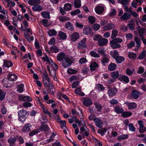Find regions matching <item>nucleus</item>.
<instances>
[{
	"mask_svg": "<svg viewBox=\"0 0 146 146\" xmlns=\"http://www.w3.org/2000/svg\"><path fill=\"white\" fill-rule=\"evenodd\" d=\"M131 15L130 13H124L123 15L120 17V19L123 20H127L131 18Z\"/></svg>",
	"mask_w": 146,
	"mask_h": 146,
	"instance_id": "nucleus-16",
	"label": "nucleus"
},
{
	"mask_svg": "<svg viewBox=\"0 0 146 146\" xmlns=\"http://www.w3.org/2000/svg\"><path fill=\"white\" fill-rule=\"evenodd\" d=\"M94 122L96 125L99 128H102L103 127V123L102 120L98 118H96L94 120Z\"/></svg>",
	"mask_w": 146,
	"mask_h": 146,
	"instance_id": "nucleus-13",
	"label": "nucleus"
},
{
	"mask_svg": "<svg viewBox=\"0 0 146 146\" xmlns=\"http://www.w3.org/2000/svg\"><path fill=\"white\" fill-rule=\"evenodd\" d=\"M24 35L26 38L29 42L34 40V37L33 36L30 37L29 34L27 33H25Z\"/></svg>",
	"mask_w": 146,
	"mask_h": 146,
	"instance_id": "nucleus-41",
	"label": "nucleus"
},
{
	"mask_svg": "<svg viewBox=\"0 0 146 146\" xmlns=\"http://www.w3.org/2000/svg\"><path fill=\"white\" fill-rule=\"evenodd\" d=\"M39 129L41 131H47L49 129V127L47 125L42 124Z\"/></svg>",
	"mask_w": 146,
	"mask_h": 146,
	"instance_id": "nucleus-36",
	"label": "nucleus"
},
{
	"mask_svg": "<svg viewBox=\"0 0 146 146\" xmlns=\"http://www.w3.org/2000/svg\"><path fill=\"white\" fill-rule=\"evenodd\" d=\"M90 70L92 71H94L96 69L98 68V64L96 63L95 62H92L90 65Z\"/></svg>",
	"mask_w": 146,
	"mask_h": 146,
	"instance_id": "nucleus-25",
	"label": "nucleus"
},
{
	"mask_svg": "<svg viewBox=\"0 0 146 146\" xmlns=\"http://www.w3.org/2000/svg\"><path fill=\"white\" fill-rule=\"evenodd\" d=\"M51 52L52 53H56L59 52V49L55 46H52L50 48Z\"/></svg>",
	"mask_w": 146,
	"mask_h": 146,
	"instance_id": "nucleus-48",
	"label": "nucleus"
},
{
	"mask_svg": "<svg viewBox=\"0 0 146 146\" xmlns=\"http://www.w3.org/2000/svg\"><path fill=\"white\" fill-rule=\"evenodd\" d=\"M93 39L95 41H98V44L100 46L105 45L108 42L107 39L102 38V36L99 35H95Z\"/></svg>",
	"mask_w": 146,
	"mask_h": 146,
	"instance_id": "nucleus-1",
	"label": "nucleus"
},
{
	"mask_svg": "<svg viewBox=\"0 0 146 146\" xmlns=\"http://www.w3.org/2000/svg\"><path fill=\"white\" fill-rule=\"evenodd\" d=\"M58 19L61 22H64L69 20L70 19L66 16H61L58 17Z\"/></svg>",
	"mask_w": 146,
	"mask_h": 146,
	"instance_id": "nucleus-45",
	"label": "nucleus"
},
{
	"mask_svg": "<svg viewBox=\"0 0 146 146\" xmlns=\"http://www.w3.org/2000/svg\"><path fill=\"white\" fill-rule=\"evenodd\" d=\"M65 27L68 30L72 31H73L74 29L73 25L70 22H68L66 23Z\"/></svg>",
	"mask_w": 146,
	"mask_h": 146,
	"instance_id": "nucleus-21",
	"label": "nucleus"
},
{
	"mask_svg": "<svg viewBox=\"0 0 146 146\" xmlns=\"http://www.w3.org/2000/svg\"><path fill=\"white\" fill-rule=\"evenodd\" d=\"M24 86L23 84H22L19 86L17 89V91L20 93L22 92L23 90Z\"/></svg>",
	"mask_w": 146,
	"mask_h": 146,
	"instance_id": "nucleus-63",
	"label": "nucleus"
},
{
	"mask_svg": "<svg viewBox=\"0 0 146 146\" xmlns=\"http://www.w3.org/2000/svg\"><path fill=\"white\" fill-rule=\"evenodd\" d=\"M145 29L143 28H142L139 29L138 32L140 37L143 36V34L145 33Z\"/></svg>",
	"mask_w": 146,
	"mask_h": 146,
	"instance_id": "nucleus-56",
	"label": "nucleus"
},
{
	"mask_svg": "<svg viewBox=\"0 0 146 146\" xmlns=\"http://www.w3.org/2000/svg\"><path fill=\"white\" fill-rule=\"evenodd\" d=\"M96 88L99 91H103L105 89L103 85L100 84H98L96 85Z\"/></svg>",
	"mask_w": 146,
	"mask_h": 146,
	"instance_id": "nucleus-32",
	"label": "nucleus"
},
{
	"mask_svg": "<svg viewBox=\"0 0 146 146\" xmlns=\"http://www.w3.org/2000/svg\"><path fill=\"white\" fill-rule=\"evenodd\" d=\"M73 58L70 56H66L64 60L62 62V65L64 68L69 67L74 62Z\"/></svg>",
	"mask_w": 146,
	"mask_h": 146,
	"instance_id": "nucleus-3",
	"label": "nucleus"
},
{
	"mask_svg": "<svg viewBox=\"0 0 146 146\" xmlns=\"http://www.w3.org/2000/svg\"><path fill=\"white\" fill-rule=\"evenodd\" d=\"M119 3L123 5H127L129 2L128 0H118Z\"/></svg>",
	"mask_w": 146,
	"mask_h": 146,
	"instance_id": "nucleus-59",
	"label": "nucleus"
},
{
	"mask_svg": "<svg viewBox=\"0 0 146 146\" xmlns=\"http://www.w3.org/2000/svg\"><path fill=\"white\" fill-rule=\"evenodd\" d=\"M138 123L139 126V132L142 133L146 131V127L143 125V121L142 120L138 121Z\"/></svg>",
	"mask_w": 146,
	"mask_h": 146,
	"instance_id": "nucleus-6",
	"label": "nucleus"
},
{
	"mask_svg": "<svg viewBox=\"0 0 146 146\" xmlns=\"http://www.w3.org/2000/svg\"><path fill=\"white\" fill-rule=\"evenodd\" d=\"M32 9L33 11H40L43 10L42 7L38 4L34 5Z\"/></svg>",
	"mask_w": 146,
	"mask_h": 146,
	"instance_id": "nucleus-23",
	"label": "nucleus"
},
{
	"mask_svg": "<svg viewBox=\"0 0 146 146\" xmlns=\"http://www.w3.org/2000/svg\"><path fill=\"white\" fill-rule=\"evenodd\" d=\"M74 4L75 8L80 7L81 5L80 0H74Z\"/></svg>",
	"mask_w": 146,
	"mask_h": 146,
	"instance_id": "nucleus-38",
	"label": "nucleus"
},
{
	"mask_svg": "<svg viewBox=\"0 0 146 146\" xmlns=\"http://www.w3.org/2000/svg\"><path fill=\"white\" fill-rule=\"evenodd\" d=\"M128 137L127 134H123L120 135L117 138L118 140H124L127 139Z\"/></svg>",
	"mask_w": 146,
	"mask_h": 146,
	"instance_id": "nucleus-53",
	"label": "nucleus"
},
{
	"mask_svg": "<svg viewBox=\"0 0 146 146\" xmlns=\"http://www.w3.org/2000/svg\"><path fill=\"white\" fill-rule=\"evenodd\" d=\"M22 99L23 101L24 102H30L32 100V99L28 96H24L23 98H22Z\"/></svg>",
	"mask_w": 146,
	"mask_h": 146,
	"instance_id": "nucleus-61",
	"label": "nucleus"
},
{
	"mask_svg": "<svg viewBox=\"0 0 146 146\" xmlns=\"http://www.w3.org/2000/svg\"><path fill=\"white\" fill-rule=\"evenodd\" d=\"M105 7L104 5L98 6L95 7V11L97 14H100L103 12Z\"/></svg>",
	"mask_w": 146,
	"mask_h": 146,
	"instance_id": "nucleus-9",
	"label": "nucleus"
},
{
	"mask_svg": "<svg viewBox=\"0 0 146 146\" xmlns=\"http://www.w3.org/2000/svg\"><path fill=\"white\" fill-rule=\"evenodd\" d=\"M8 80L7 79H4L2 81V84L3 86L6 88L10 87L11 85L8 82Z\"/></svg>",
	"mask_w": 146,
	"mask_h": 146,
	"instance_id": "nucleus-35",
	"label": "nucleus"
},
{
	"mask_svg": "<svg viewBox=\"0 0 146 146\" xmlns=\"http://www.w3.org/2000/svg\"><path fill=\"white\" fill-rule=\"evenodd\" d=\"M128 56L130 58L132 59H135L136 57V54L132 52H129Z\"/></svg>",
	"mask_w": 146,
	"mask_h": 146,
	"instance_id": "nucleus-62",
	"label": "nucleus"
},
{
	"mask_svg": "<svg viewBox=\"0 0 146 146\" xmlns=\"http://www.w3.org/2000/svg\"><path fill=\"white\" fill-rule=\"evenodd\" d=\"M71 5L70 3H66L64 6V10L66 11H68L71 9Z\"/></svg>",
	"mask_w": 146,
	"mask_h": 146,
	"instance_id": "nucleus-47",
	"label": "nucleus"
},
{
	"mask_svg": "<svg viewBox=\"0 0 146 146\" xmlns=\"http://www.w3.org/2000/svg\"><path fill=\"white\" fill-rule=\"evenodd\" d=\"M88 20L91 24H93L95 22V18L92 16H90L88 18Z\"/></svg>",
	"mask_w": 146,
	"mask_h": 146,
	"instance_id": "nucleus-60",
	"label": "nucleus"
},
{
	"mask_svg": "<svg viewBox=\"0 0 146 146\" xmlns=\"http://www.w3.org/2000/svg\"><path fill=\"white\" fill-rule=\"evenodd\" d=\"M43 81H47L49 83L50 85H52V83L51 82V81L48 74L42 75Z\"/></svg>",
	"mask_w": 146,
	"mask_h": 146,
	"instance_id": "nucleus-34",
	"label": "nucleus"
},
{
	"mask_svg": "<svg viewBox=\"0 0 146 146\" xmlns=\"http://www.w3.org/2000/svg\"><path fill=\"white\" fill-rule=\"evenodd\" d=\"M74 92L76 94L81 96H83L85 95L84 93L81 92V89L79 88H78L75 90Z\"/></svg>",
	"mask_w": 146,
	"mask_h": 146,
	"instance_id": "nucleus-37",
	"label": "nucleus"
},
{
	"mask_svg": "<svg viewBox=\"0 0 146 146\" xmlns=\"http://www.w3.org/2000/svg\"><path fill=\"white\" fill-rule=\"evenodd\" d=\"M50 86H49V93L51 94H53L55 92V88L53 86V84L52 85H50Z\"/></svg>",
	"mask_w": 146,
	"mask_h": 146,
	"instance_id": "nucleus-54",
	"label": "nucleus"
},
{
	"mask_svg": "<svg viewBox=\"0 0 146 146\" xmlns=\"http://www.w3.org/2000/svg\"><path fill=\"white\" fill-rule=\"evenodd\" d=\"M125 104L127 105L128 108L130 110L135 109L137 106V104L135 102L129 103L126 102Z\"/></svg>",
	"mask_w": 146,
	"mask_h": 146,
	"instance_id": "nucleus-15",
	"label": "nucleus"
},
{
	"mask_svg": "<svg viewBox=\"0 0 146 146\" xmlns=\"http://www.w3.org/2000/svg\"><path fill=\"white\" fill-rule=\"evenodd\" d=\"M80 35L78 33L74 32L70 36V40L72 42H75L79 38Z\"/></svg>",
	"mask_w": 146,
	"mask_h": 146,
	"instance_id": "nucleus-5",
	"label": "nucleus"
},
{
	"mask_svg": "<svg viewBox=\"0 0 146 146\" xmlns=\"http://www.w3.org/2000/svg\"><path fill=\"white\" fill-rule=\"evenodd\" d=\"M57 33V32L54 29H52L48 31V33L50 36L55 35Z\"/></svg>",
	"mask_w": 146,
	"mask_h": 146,
	"instance_id": "nucleus-49",
	"label": "nucleus"
},
{
	"mask_svg": "<svg viewBox=\"0 0 146 146\" xmlns=\"http://www.w3.org/2000/svg\"><path fill=\"white\" fill-rule=\"evenodd\" d=\"M146 55V52L145 50H143L141 53L139 55L138 58L141 60L143 59Z\"/></svg>",
	"mask_w": 146,
	"mask_h": 146,
	"instance_id": "nucleus-51",
	"label": "nucleus"
},
{
	"mask_svg": "<svg viewBox=\"0 0 146 146\" xmlns=\"http://www.w3.org/2000/svg\"><path fill=\"white\" fill-rule=\"evenodd\" d=\"M110 54L114 59L119 56V53L116 50L111 51L110 52Z\"/></svg>",
	"mask_w": 146,
	"mask_h": 146,
	"instance_id": "nucleus-29",
	"label": "nucleus"
},
{
	"mask_svg": "<svg viewBox=\"0 0 146 146\" xmlns=\"http://www.w3.org/2000/svg\"><path fill=\"white\" fill-rule=\"evenodd\" d=\"M40 0H29V4L30 5H33L34 4H38L40 3Z\"/></svg>",
	"mask_w": 146,
	"mask_h": 146,
	"instance_id": "nucleus-42",
	"label": "nucleus"
},
{
	"mask_svg": "<svg viewBox=\"0 0 146 146\" xmlns=\"http://www.w3.org/2000/svg\"><path fill=\"white\" fill-rule=\"evenodd\" d=\"M110 43L111 44V47L113 49L120 48L121 46L120 44L116 42L113 40L110 42Z\"/></svg>",
	"mask_w": 146,
	"mask_h": 146,
	"instance_id": "nucleus-18",
	"label": "nucleus"
},
{
	"mask_svg": "<svg viewBox=\"0 0 146 146\" xmlns=\"http://www.w3.org/2000/svg\"><path fill=\"white\" fill-rule=\"evenodd\" d=\"M41 15L43 18L49 19V13L47 11H43L41 13Z\"/></svg>",
	"mask_w": 146,
	"mask_h": 146,
	"instance_id": "nucleus-46",
	"label": "nucleus"
},
{
	"mask_svg": "<svg viewBox=\"0 0 146 146\" xmlns=\"http://www.w3.org/2000/svg\"><path fill=\"white\" fill-rule=\"evenodd\" d=\"M31 124L29 123H28L24 126L23 128L22 131L24 132L30 131L31 130Z\"/></svg>",
	"mask_w": 146,
	"mask_h": 146,
	"instance_id": "nucleus-24",
	"label": "nucleus"
},
{
	"mask_svg": "<svg viewBox=\"0 0 146 146\" xmlns=\"http://www.w3.org/2000/svg\"><path fill=\"white\" fill-rule=\"evenodd\" d=\"M134 40L136 44V46L138 48L140 47L141 44V42L140 39L138 37L136 36L134 38Z\"/></svg>",
	"mask_w": 146,
	"mask_h": 146,
	"instance_id": "nucleus-33",
	"label": "nucleus"
},
{
	"mask_svg": "<svg viewBox=\"0 0 146 146\" xmlns=\"http://www.w3.org/2000/svg\"><path fill=\"white\" fill-rule=\"evenodd\" d=\"M97 52L100 55H102L103 56L104 55V54H107L105 53L106 51L103 48H99L98 49Z\"/></svg>",
	"mask_w": 146,
	"mask_h": 146,
	"instance_id": "nucleus-40",
	"label": "nucleus"
},
{
	"mask_svg": "<svg viewBox=\"0 0 146 146\" xmlns=\"http://www.w3.org/2000/svg\"><path fill=\"white\" fill-rule=\"evenodd\" d=\"M128 127L130 131L133 132H134L135 131V128L133 124L129 123L128 125Z\"/></svg>",
	"mask_w": 146,
	"mask_h": 146,
	"instance_id": "nucleus-64",
	"label": "nucleus"
},
{
	"mask_svg": "<svg viewBox=\"0 0 146 146\" xmlns=\"http://www.w3.org/2000/svg\"><path fill=\"white\" fill-rule=\"evenodd\" d=\"M115 111L117 113H121L124 111L123 108L118 106L115 108Z\"/></svg>",
	"mask_w": 146,
	"mask_h": 146,
	"instance_id": "nucleus-30",
	"label": "nucleus"
},
{
	"mask_svg": "<svg viewBox=\"0 0 146 146\" xmlns=\"http://www.w3.org/2000/svg\"><path fill=\"white\" fill-rule=\"evenodd\" d=\"M132 115V113L130 111L126 112L124 111L121 114L122 116L124 117H126L130 116Z\"/></svg>",
	"mask_w": 146,
	"mask_h": 146,
	"instance_id": "nucleus-44",
	"label": "nucleus"
},
{
	"mask_svg": "<svg viewBox=\"0 0 146 146\" xmlns=\"http://www.w3.org/2000/svg\"><path fill=\"white\" fill-rule=\"evenodd\" d=\"M119 80L121 82H123L125 83H128L129 82V78L126 75H120L119 78Z\"/></svg>",
	"mask_w": 146,
	"mask_h": 146,
	"instance_id": "nucleus-10",
	"label": "nucleus"
},
{
	"mask_svg": "<svg viewBox=\"0 0 146 146\" xmlns=\"http://www.w3.org/2000/svg\"><path fill=\"white\" fill-rule=\"evenodd\" d=\"M117 89L115 87L111 88L108 90V95L110 96H113L117 93Z\"/></svg>",
	"mask_w": 146,
	"mask_h": 146,
	"instance_id": "nucleus-8",
	"label": "nucleus"
},
{
	"mask_svg": "<svg viewBox=\"0 0 146 146\" xmlns=\"http://www.w3.org/2000/svg\"><path fill=\"white\" fill-rule=\"evenodd\" d=\"M115 26L112 23H109L104 26L103 29L105 30H110L115 28Z\"/></svg>",
	"mask_w": 146,
	"mask_h": 146,
	"instance_id": "nucleus-20",
	"label": "nucleus"
},
{
	"mask_svg": "<svg viewBox=\"0 0 146 146\" xmlns=\"http://www.w3.org/2000/svg\"><path fill=\"white\" fill-rule=\"evenodd\" d=\"M91 32V30L89 26H86L83 29V33L85 35H88Z\"/></svg>",
	"mask_w": 146,
	"mask_h": 146,
	"instance_id": "nucleus-27",
	"label": "nucleus"
},
{
	"mask_svg": "<svg viewBox=\"0 0 146 146\" xmlns=\"http://www.w3.org/2000/svg\"><path fill=\"white\" fill-rule=\"evenodd\" d=\"M117 66L115 64L111 62L108 66V70L111 71H113L116 69Z\"/></svg>",
	"mask_w": 146,
	"mask_h": 146,
	"instance_id": "nucleus-22",
	"label": "nucleus"
},
{
	"mask_svg": "<svg viewBox=\"0 0 146 146\" xmlns=\"http://www.w3.org/2000/svg\"><path fill=\"white\" fill-rule=\"evenodd\" d=\"M90 54L92 56L94 57L99 58L100 57L99 54L94 51H91L90 52Z\"/></svg>",
	"mask_w": 146,
	"mask_h": 146,
	"instance_id": "nucleus-52",
	"label": "nucleus"
},
{
	"mask_svg": "<svg viewBox=\"0 0 146 146\" xmlns=\"http://www.w3.org/2000/svg\"><path fill=\"white\" fill-rule=\"evenodd\" d=\"M18 120L22 122L25 121L29 114L28 112L24 109H22L18 111Z\"/></svg>",
	"mask_w": 146,
	"mask_h": 146,
	"instance_id": "nucleus-2",
	"label": "nucleus"
},
{
	"mask_svg": "<svg viewBox=\"0 0 146 146\" xmlns=\"http://www.w3.org/2000/svg\"><path fill=\"white\" fill-rule=\"evenodd\" d=\"M92 104V101L90 98H86L84 99L83 104L84 106L86 107H90Z\"/></svg>",
	"mask_w": 146,
	"mask_h": 146,
	"instance_id": "nucleus-7",
	"label": "nucleus"
},
{
	"mask_svg": "<svg viewBox=\"0 0 146 146\" xmlns=\"http://www.w3.org/2000/svg\"><path fill=\"white\" fill-rule=\"evenodd\" d=\"M4 64L3 65V67L4 68H9L13 66V63L9 60H3Z\"/></svg>",
	"mask_w": 146,
	"mask_h": 146,
	"instance_id": "nucleus-14",
	"label": "nucleus"
},
{
	"mask_svg": "<svg viewBox=\"0 0 146 146\" xmlns=\"http://www.w3.org/2000/svg\"><path fill=\"white\" fill-rule=\"evenodd\" d=\"M66 56L64 53L60 52L58 54L57 56V59L58 61L61 62L64 59Z\"/></svg>",
	"mask_w": 146,
	"mask_h": 146,
	"instance_id": "nucleus-12",
	"label": "nucleus"
},
{
	"mask_svg": "<svg viewBox=\"0 0 146 146\" xmlns=\"http://www.w3.org/2000/svg\"><path fill=\"white\" fill-rule=\"evenodd\" d=\"M118 31L115 29H113L112 31L111 38L112 39L115 38L117 36Z\"/></svg>",
	"mask_w": 146,
	"mask_h": 146,
	"instance_id": "nucleus-50",
	"label": "nucleus"
},
{
	"mask_svg": "<svg viewBox=\"0 0 146 146\" xmlns=\"http://www.w3.org/2000/svg\"><path fill=\"white\" fill-rule=\"evenodd\" d=\"M110 60V57L108 54H104V55L103 56L101 60V62L102 64L105 66L106 64L108 63Z\"/></svg>",
	"mask_w": 146,
	"mask_h": 146,
	"instance_id": "nucleus-11",
	"label": "nucleus"
},
{
	"mask_svg": "<svg viewBox=\"0 0 146 146\" xmlns=\"http://www.w3.org/2000/svg\"><path fill=\"white\" fill-rule=\"evenodd\" d=\"M95 107L97 110V111H100L102 109V106L100 104L96 103L95 104Z\"/></svg>",
	"mask_w": 146,
	"mask_h": 146,
	"instance_id": "nucleus-58",
	"label": "nucleus"
},
{
	"mask_svg": "<svg viewBox=\"0 0 146 146\" xmlns=\"http://www.w3.org/2000/svg\"><path fill=\"white\" fill-rule=\"evenodd\" d=\"M115 59L116 62L118 63H121L125 60L124 57L119 56L116 57Z\"/></svg>",
	"mask_w": 146,
	"mask_h": 146,
	"instance_id": "nucleus-31",
	"label": "nucleus"
},
{
	"mask_svg": "<svg viewBox=\"0 0 146 146\" xmlns=\"http://www.w3.org/2000/svg\"><path fill=\"white\" fill-rule=\"evenodd\" d=\"M16 140L17 139L15 137H11L8 139L7 141L9 144H14Z\"/></svg>",
	"mask_w": 146,
	"mask_h": 146,
	"instance_id": "nucleus-55",
	"label": "nucleus"
},
{
	"mask_svg": "<svg viewBox=\"0 0 146 146\" xmlns=\"http://www.w3.org/2000/svg\"><path fill=\"white\" fill-rule=\"evenodd\" d=\"M38 103L42 109L43 112L45 114H47L49 111L45 108L44 105L42 104L40 100L38 101Z\"/></svg>",
	"mask_w": 146,
	"mask_h": 146,
	"instance_id": "nucleus-43",
	"label": "nucleus"
},
{
	"mask_svg": "<svg viewBox=\"0 0 146 146\" xmlns=\"http://www.w3.org/2000/svg\"><path fill=\"white\" fill-rule=\"evenodd\" d=\"M86 39V38H83L80 40L77 44V48L79 49H83L87 47Z\"/></svg>",
	"mask_w": 146,
	"mask_h": 146,
	"instance_id": "nucleus-4",
	"label": "nucleus"
},
{
	"mask_svg": "<svg viewBox=\"0 0 146 146\" xmlns=\"http://www.w3.org/2000/svg\"><path fill=\"white\" fill-rule=\"evenodd\" d=\"M17 76L14 74H9L7 76L8 80L13 81L16 80Z\"/></svg>",
	"mask_w": 146,
	"mask_h": 146,
	"instance_id": "nucleus-19",
	"label": "nucleus"
},
{
	"mask_svg": "<svg viewBox=\"0 0 146 146\" xmlns=\"http://www.w3.org/2000/svg\"><path fill=\"white\" fill-rule=\"evenodd\" d=\"M140 96V94L139 92L137 90H133L131 93V97L134 99H137Z\"/></svg>",
	"mask_w": 146,
	"mask_h": 146,
	"instance_id": "nucleus-17",
	"label": "nucleus"
},
{
	"mask_svg": "<svg viewBox=\"0 0 146 146\" xmlns=\"http://www.w3.org/2000/svg\"><path fill=\"white\" fill-rule=\"evenodd\" d=\"M58 36L62 40H66L67 38L66 34L62 31H60L58 32Z\"/></svg>",
	"mask_w": 146,
	"mask_h": 146,
	"instance_id": "nucleus-28",
	"label": "nucleus"
},
{
	"mask_svg": "<svg viewBox=\"0 0 146 146\" xmlns=\"http://www.w3.org/2000/svg\"><path fill=\"white\" fill-rule=\"evenodd\" d=\"M111 77L113 79H116L119 76V73L118 71H115L112 72L111 74Z\"/></svg>",
	"mask_w": 146,
	"mask_h": 146,
	"instance_id": "nucleus-39",
	"label": "nucleus"
},
{
	"mask_svg": "<svg viewBox=\"0 0 146 146\" xmlns=\"http://www.w3.org/2000/svg\"><path fill=\"white\" fill-rule=\"evenodd\" d=\"M6 95V92H3L1 90H0V100H3L5 97Z\"/></svg>",
	"mask_w": 146,
	"mask_h": 146,
	"instance_id": "nucleus-57",
	"label": "nucleus"
},
{
	"mask_svg": "<svg viewBox=\"0 0 146 146\" xmlns=\"http://www.w3.org/2000/svg\"><path fill=\"white\" fill-rule=\"evenodd\" d=\"M129 23L128 24V26L129 29L132 31L135 29V23L133 20H130L129 21Z\"/></svg>",
	"mask_w": 146,
	"mask_h": 146,
	"instance_id": "nucleus-26",
	"label": "nucleus"
}]
</instances>
